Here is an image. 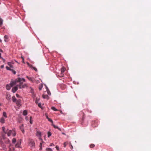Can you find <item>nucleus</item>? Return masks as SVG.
Instances as JSON below:
<instances>
[{
	"mask_svg": "<svg viewBox=\"0 0 151 151\" xmlns=\"http://www.w3.org/2000/svg\"><path fill=\"white\" fill-rule=\"evenodd\" d=\"M18 81L19 82V84L17 85L18 87H19V88H24L26 86L25 84H23V83L21 82V78H19Z\"/></svg>",
	"mask_w": 151,
	"mask_h": 151,
	"instance_id": "f257e3e1",
	"label": "nucleus"
},
{
	"mask_svg": "<svg viewBox=\"0 0 151 151\" xmlns=\"http://www.w3.org/2000/svg\"><path fill=\"white\" fill-rule=\"evenodd\" d=\"M13 65H10V71H11L14 74H15L16 73V72L15 70L13 69Z\"/></svg>",
	"mask_w": 151,
	"mask_h": 151,
	"instance_id": "f03ea898",
	"label": "nucleus"
},
{
	"mask_svg": "<svg viewBox=\"0 0 151 151\" xmlns=\"http://www.w3.org/2000/svg\"><path fill=\"white\" fill-rule=\"evenodd\" d=\"M29 144L31 147H33L35 145V143L34 141L32 139H31L30 140Z\"/></svg>",
	"mask_w": 151,
	"mask_h": 151,
	"instance_id": "7ed1b4c3",
	"label": "nucleus"
},
{
	"mask_svg": "<svg viewBox=\"0 0 151 151\" xmlns=\"http://www.w3.org/2000/svg\"><path fill=\"white\" fill-rule=\"evenodd\" d=\"M17 85L16 86L13 87L12 89V91L14 93L18 90V87Z\"/></svg>",
	"mask_w": 151,
	"mask_h": 151,
	"instance_id": "20e7f679",
	"label": "nucleus"
},
{
	"mask_svg": "<svg viewBox=\"0 0 151 151\" xmlns=\"http://www.w3.org/2000/svg\"><path fill=\"white\" fill-rule=\"evenodd\" d=\"M16 135V133L14 130L13 131L10 130V136L12 135V136L14 137Z\"/></svg>",
	"mask_w": 151,
	"mask_h": 151,
	"instance_id": "39448f33",
	"label": "nucleus"
},
{
	"mask_svg": "<svg viewBox=\"0 0 151 151\" xmlns=\"http://www.w3.org/2000/svg\"><path fill=\"white\" fill-rule=\"evenodd\" d=\"M20 129L21 130L22 132L24 134V129L23 124H22L19 127Z\"/></svg>",
	"mask_w": 151,
	"mask_h": 151,
	"instance_id": "423d86ee",
	"label": "nucleus"
},
{
	"mask_svg": "<svg viewBox=\"0 0 151 151\" xmlns=\"http://www.w3.org/2000/svg\"><path fill=\"white\" fill-rule=\"evenodd\" d=\"M16 104L17 105V106L19 107L21 106V100L20 99H19L17 101Z\"/></svg>",
	"mask_w": 151,
	"mask_h": 151,
	"instance_id": "0eeeda50",
	"label": "nucleus"
},
{
	"mask_svg": "<svg viewBox=\"0 0 151 151\" xmlns=\"http://www.w3.org/2000/svg\"><path fill=\"white\" fill-rule=\"evenodd\" d=\"M8 37L7 35H5L4 37V40L5 42H7L9 41Z\"/></svg>",
	"mask_w": 151,
	"mask_h": 151,
	"instance_id": "6e6552de",
	"label": "nucleus"
},
{
	"mask_svg": "<svg viewBox=\"0 0 151 151\" xmlns=\"http://www.w3.org/2000/svg\"><path fill=\"white\" fill-rule=\"evenodd\" d=\"M26 77L30 81H33L34 80V78L33 77H29L27 76H26Z\"/></svg>",
	"mask_w": 151,
	"mask_h": 151,
	"instance_id": "1a4fd4ad",
	"label": "nucleus"
},
{
	"mask_svg": "<svg viewBox=\"0 0 151 151\" xmlns=\"http://www.w3.org/2000/svg\"><path fill=\"white\" fill-rule=\"evenodd\" d=\"M5 128L4 127H2V129L3 131V132L5 133L6 134H7L8 136H9V132H6L5 131Z\"/></svg>",
	"mask_w": 151,
	"mask_h": 151,
	"instance_id": "9d476101",
	"label": "nucleus"
},
{
	"mask_svg": "<svg viewBox=\"0 0 151 151\" xmlns=\"http://www.w3.org/2000/svg\"><path fill=\"white\" fill-rule=\"evenodd\" d=\"M36 135L38 137L41 136V132L40 131H37Z\"/></svg>",
	"mask_w": 151,
	"mask_h": 151,
	"instance_id": "9b49d317",
	"label": "nucleus"
},
{
	"mask_svg": "<svg viewBox=\"0 0 151 151\" xmlns=\"http://www.w3.org/2000/svg\"><path fill=\"white\" fill-rule=\"evenodd\" d=\"M21 141H20V142H17V143L15 145V147H19L20 145L21 144Z\"/></svg>",
	"mask_w": 151,
	"mask_h": 151,
	"instance_id": "f8f14e48",
	"label": "nucleus"
},
{
	"mask_svg": "<svg viewBox=\"0 0 151 151\" xmlns=\"http://www.w3.org/2000/svg\"><path fill=\"white\" fill-rule=\"evenodd\" d=\"M66 70V68L64 67H63L61 69V73H63Z\"/></svg>",
	"mask_w": 151,
	"mask_h": 151,
	"instance_id": "ddd939ff",
	"label": "nucleus"
},
{
	"mask_svg": "<svg viewBox=\"0 0 151 151\" xmlns=\"http://www.w3.org/2000/svg\"><path fill=\"white\" fill-rule=\"evenodd\" d=\"M0 122L1 123H5V119L4 118L2 117L1 118Z\"/></svg>",
	"mask_w": 151,
	"mask_h": 151,
	"instance_id": "4468645a",
	"label": "nucleus"
},
{
	"mask_svg": "<svg viewBox=\"0 0 151 151\" xmlns=\"http://www.w3.org/2000/svg\"><path fill=\"white\" fill-rule=\"evenodd\" d=\"M52 125L53 126L54 128L55 129H58L60 131L61 130V129L60 128H59L58 126L55 125L54 124H53V123L52 124Z\"/></svg>",
	"mask_w": 151,
	"mask_h": 151,
	"instance_id": "2eb2a0df",
	"label": "nucleus"
},
{
	"mask_svg": "<svg viewBox=\"0 0 151 151\" xmlns=\"http://www.w3.org/2000/svg\"><path fill=\"white\" fill-rule=\"evenodd\" d=\"M27 111L26 110H24L23 111V114L24 116L27 115Z\"/></svg>",
	"mask_w": 151,
	"mask_h": 151,
	"instance_id": "dca6fc26",
	"label": "nucleus"
},
{
	"mask_svg": "<svg viewBox=\"0 0 151 151\" xmlns=\"http://www.w3.org/2000/svg\"><path fill=\"white\" fill-rule=\"evenodd\" d=\"M16 142V139L15 138H13L12 140V142L13 144H15Z\"/></svg>",
	"mask_w": 151,
	"mask_h": 151,
	"instance_id": "f3484780",
	"label": "nucleus"
},
{
	"mask_svg": "<svg viewBox=\"0 0 151 151\" xmlns=\"http://www.w3.org/2000/svg\"><path fill=\"white\" fill-rule=\"evenodd\" d=\"M3 20L0 17V26H2L3 24Z\"/></svg>",
	"mask_w": 151,
	"mask_h": 151,
	"instance_id": "a211bd4d",
	"label": "nucleus"
},
{
	"mask_svg": "<svg viewBox=\"0 0 151 151\" xmlns=\"http://www.w3.org/2000/svg\"><path fill=\"white\" fill-rule=\"evenodd\" d=\"M6 93V99L7 100H9V94L7 93Z\"/></svg>",
	"mask_w": 151,
	"mask_h": 151,
	"instance_id": "6ab92c4d",
	"label": "nucleus"
},
{
	"mask_svg": "<svg viewBox=\"0 0 151 151\" xmlns=\"http://www.w3.org/2000/svg\"><path fill=\"white\" fill-rule=\"evenodd\" d=\"M27 63L28 65V66L30 68H32L33 67L32 65L30 64L28 62H27Z\"/></svg>",
	"mask_w": 151,
	"mask_h": 151,
	"instance_id": "aec40b11",
	"label": "nucleus"
},
{
	"mask_svg": "<svg viewBox=\"0 0 151 151\" xmlns=\"http://www.w3.org/2000/svg\"><path fill=\"white\" fill-rule=\"evenodd\" d=\"M12 101H13V102H15L16 101V99L15 96H14L12 97Z\"/></svg>",
	"mask_w": 151,
	"mask_h": 151,
	"instance_id": "412c9836",
	"label": "nucleus"
},
{
	"mask_svg": "<svg viewBox=\"0 0 151 151\" xmlns=\"http://www.w3.org/2000/svg\"><path fill=\"white\" fill-rule=\"evenodd\" d=\"M6 89L8 90H9V84H7L6 86Z\"/></svg>",
	"mask_w": 151,
	"mask_h": 151,
	"instance_id": "4be33fe9",
	"label": "nucleus"
},
{
	"mask_svg": "<svg viewBox=\"0 0 151 151\" xmlns=\"http://www.w3.org/2000/svg\"><path fill=\"white\" fill-rule=\"evenodd\" d=\"M48 137H49L51 135V133L50 132H47Z\"/></svg>",
	"mask_w": 151,
	"mask_h": 151,
	"instance_id": "5701e85b",
	"label": "nucleus"
},
{
	"mask_svg": "<svg viewBox=\"0 0 151 151\" xmlns=\"http://www.w3.org/2000/svg\"><path fill=\"white\" fill-rule=\"evenodd\" d=\"M3 116L5 118L7 117L6 114L5 112H4L3 113Z\"/></svg>",
	"mask_w": 151,
	"mask_h": 151,
	"instance_id": "b1692460",
	"label": "nucleus"
},
{
	"mask_svg": "<svg viewBox=\"0 0 151 151\" xmlns=\"http://www.w3.org/2000/svg\"><path fill=\"white\" fill-rule=\"evenodd\" d=\"M51 109L54 111H57L58 110L56 109L54 107L52 106L51 107Z\"/></svg>",
	"mask_w": 151,
	"mask_h": 151,
	"instance_id": "393cba45",
	"label": "nucleus"
},
{
	"mask_svg": "<svg viewBox=\"0 0 151 151\" xmlns=\"http://www.w3.org/2000/svg\"><path fill=\"white\" fill-rule=\"evenodd\" d=\"M95 147V145L94 144H91L90 145V147L91 148H93Z\"/></svg>",
	"mask_w": 151,
	"mask_h": 151,
	"instance_id": "a878e982",
	"label": "nucleus"
},
{
	"mask_svg": "<svg viewBox=\"0 0 151 151\" xmlns=\"http://www.w3.org/2000/svg\"><path fill=\"white\" fill-rule=\"evenodd\" d=\"M1 52H0V59H2L3 60V62H4V61H5V60L2 57H1Z\"/></svg>",
	"mask_w": 151,
	"mask_h": 151,
	"instance_id": "bb28decb",
	"label": "nucleus"
},
{
	"mask_svg": "<svg viewBox=\"0 0 151 151\" xmlns=\"http://www.w3.org/2000/svg\"><path fill=\"white\" fill-rule=\"evenodd\" d=\"M48 97V96L47 95H42V97L44 99H46Z\"/></svg>",
	"mask_w": 151,
	"mask_h": 151,
	"instance_id": "cd10ccee",
	"label": "nucleus"
},
{
	"mask_svg": "<svg viewBox=\"0 0 151 151\" xmlns=\"http://www.w3.org/2000/svg\"><path fill=\"white\" fill-rule=\"evenodd\" d=\"M68 144V142H65L64 143L63 145H64V147H65L66 146V145Z\"/></svg>",
	"mask_w": 151,
	"mask_h": 151,
	"instance_id": "c85d7f7f",
	"label": "nucleus"
},
{
	"mask_svg": "<svg viewBox=\"0 0 151 151\" xmlns=\"http://www.w3.org/2000/svg\"><path fill=\"white\" fill-rule=\"evenodd\" d=\"M47 91L48 94L49 95H51V93H50V91H49V90L48 89H47Z\"/></svg>",
	"mask_w": 151,
	"mask_h": 151,
	"instance_id": "c756f323",
	"label": "nucleus"
},
{
	"mask_svg": "<svg viewBox=\"0 0 151 151\" xmlns=\"http://www.w3.org/2000/svg\"><path fill=\"white\" fill-rule=\"evenodd\" d=\"M47 119L48 121L51 122L52 123V124L53 123V122L52 120L51 119L49 118Z\"/></svg>",
	"mask_w": 151,
	"mask_h": 151,
	"instance_id": "7c9ffc66",
	"label": "nucleus"
},
{
	"mask_svg": "<svg viewBox=\"0 0 151 151\" xmlns=\"http://www.w3.org/2000/svg\"><path fill=\"white\" fill-rule=\"evenodd\" d=\"M47 151H52V149L50 148H47L46 149Z\"/></svg>",
	"mask_w": 151,
	"mask_h": 151,
	"instance_id": "2f4dec72",
	"label": "nucleus"
},
{
	"mask_svg": "<svg viewBox=\"0 0 151 151\" xmlns=\"http://www.w3.org/2000/svg\"><path fill=\"white\" fill-rule=\"evenodd\" d=\"M33 69L36 71L37 72V69L35 67H33L32 68Z\"/></svg>",
	"mask_w": 151,
	"mask_h": 151,
	"instance_id": "473e14b6",
	"label": "nucleus"
},
{
	"mask_svg": "<svg viewBox=\"0 0 151 151\" xmlns=\"http://www.w3.org/2000/svg\"><path fill=\"white\" fill-rule=\"evenodd\" d=\"M38 106L40 107L41 108V103H39L37 104Z\"/></svg>",
	"mask_w": 151,
	"mask_h": 151,
	"instance_id": "72a5a7b5",
	"label": "nucleus"
},
{
	"mask_svg": "<svg viewBox=\"0 0 151 151\" xmlns=\"http://www.w3.org/2000/svg\"><path fill=\"white\" fill-rule=\"evenodd\" d=\"M32 118V117L31 116H30V123L31 124H32V122L31 121V119Z\"/></svg>",
	"mask_w": 151,
	"mask_h": 151,
	"instance_id": "f704fd0d",
	"label": "nucleus"
},
{
	"mask_svg": "<svg viewBox=\"0 0 151 151\" xmlns=\"http://www.w3.org/2000/svg\"><path fill=\"white\" fill-rule=\"evenodd\" d=\"M38 102V100L37 99H36L35 101V103L37 104Z\"/></svg>",
	"mask_w": 151,
	"mask_h": 151,
	"instance_id": "c9c22d12",
	"label": "nucleus"
},
{
	"mask_svg": "<svg viewBox=\"0 0 151 151\" xmlns=\"http://www.w3.org/2000/svg\"><path fill=\"white\" fill-rule=\"evenodd\" d=\"M21 58L22 59V62L23 63H24V58L23 57H22V56H21Z\"/></svg>",
	"mask_w": 151,
	"mask_h": 151,
	"instance_id": "e433bc0d",
	"label": "nucleus"
},
{
	"mask_svg": "<svg viewBox=\"0 0 151 151\" xmlns=\"http://www.w3.org/2000/svg\"><path fill=\"white\" fill-rule=\"evenodd\" d=\"M16 96L18 97V98H20V96H19V95L18 94H16Z\"/></svg>",
	"mask_w": 151,
	"mask_h": 151,
	"instance_id": "4c0bfd02",
	"label": "nucleus"
},
{
	"mask_svg": "<svg viewBox=\"0 0 151 151\" xmlns=\"http://www.w3.org/2000/svg\"><path fill=\"white\" fill-rule=\"evenodd\" d=\"M6 68L7 70H9V67L7 66L6 67Z\"/></svg>",
	"mask_w": 151,
	"mask_h": 151,
	"instance_id": "58836bf2",
	"label": "nucleus"
},
{
	"mask_svg": "<svg viewBox=\"0 0 151 151\" xmlns=\"http://www.w3.org/2000/svg\"><path fill=\"white\" fill-rule=\"evenodd\" d=\"M56 147V149L57 150H59V147H58V146H56V147Z\"/></svg>",
	"mask_w": 151,
	"mask_h": 151,
	"instance_id": "ea45409f",
	"label": "nucleus"
},
{
	"mask_svg": "<svg viewBox=\"0 0 151 151\" xmlns=\"http://www.w3.org/2000/svg\"><path fill=\"white\" fill-rule=\"evenodd\" d=\"M42 86H41V87H39V89L40 90H41L42 89Z\"/></svg>",
	"mask_w": 151,
	"mask_h": 151,
	"instance_id": "a19ab883",
	"label": "nucleus"
},
{
	"mask_svg": "<svg viewBox=\"0 0 151 151\" xmlns=\"http://www.w3.org/2000/svg\"><path fill=\"white\" fill-rule=\"evenodd\" d=\"M4 65H2L1 66V68H4Z\"/></svg>",
	"mask_w": 151,
	"mask_h": 151,
	"instance_id": "79ce46f5",
	"label": "nucleus"
},
{
	"mask_svg": "<svg viewBox=\"0 0 151 151\" xmlns=\"http://www.w3.org/2000/svg\"><path fill=\"white\" fill-rule=\"evenodd\" d=\"M23 80V81H25V79L24 78H22V79H21V81Z\"/></svg>",
	"mask_w": 151,
	"mask_h": 151,
	"instance_id": "37998d69",
	"label": "nucleus"
},
{
	"mask_svg": "<svg viewBox=\"0 0 151 151\" xmlns=\"http://www.w3.org/2000/svg\"><path fill=\"white\" fill-rule=\"evenodd\" d=\"M46 118L47 119H48L49 118L48 117V116L46 115Z\"/></svg>",
	"mask_w": 151,
	"mask_h": 151,
	"instance_id": "c03bdc74",
	"label": "nucleus"
},
{
	"mask_svg": "<svg viewBox=\"0 0 151 151\" xmlns=\"http://www.w3.org/2000/svg\"><path fill=\"white\" fill-rule=\"evenodd\" d=\"M38 137H39V139H40L42 140V139L41 137V136Z\"/></svg>",
	"mask_w": 151,
	"mask_h": 151,
	"instance_id": "a18cd8bd",
	"label": "nucleus"
},
{
	"mask_svg": "<svg viewBox=\"0 0 151 151\" xmlns=\"http://www.w3.org/2000/svg\"><path fill=\"white\" fill-rule=\"evenodd\" d=\"M0 52H3V51L1 49H0Z\"/></svg>",
	"mask_w": 151,
	"mask_h": 151,
	"instance_id": "49530a36",
	"label": "nucleus"
},
{
	"mask_svg": "<svg viewBox=\"0 0 151 151\" xmlns=\"http://www.w3.org/2000/svg\"><path fill=\"white\" fill-rule=\"evenodd\" d=\"M70 149H73V146H72V145H71V146H70Z\"/></svg>",
	"mask_w": 151,
	"mask_h": 151,
	"instance_id": "de8ad7c7",
	"label": "nucleus"
},
{
	"mask_svg": "<svg viewBox=\"0 0 151 151\" xmlns=\"http://www.w3.org/2000/svg\"><path fill=\"white\" fill-rule=\"evenodd\" d=\"M40 147H42V143H40Z\"/></svg>",
	"mask_w": 151,
	"mask_h": 151,
	"instance_id": "09e8293b",
	"label": "nucleus"
},
{
	"mask_svg": "<svg viewBox=\"0 0 151 151\" xmlns=\"http://www.w3.org/2000/svg\"><path fill=\"white\" fill-rule=\"evenodd\" d=\"M42 149V147H40V150H41Z\"/></svg>",
	"mask_w": 151,
	"mask_h": 151,
	"instance_id": "8fccbe9b",
	"label": "nucleus"
},
{
	"mask_svg": "<svg viewBox=\"0 0 151 151\" xmlns=\"http://www.w3.org/2000/svg\"><path fill=\"white\" fill-rule=\"evenodd\" d=\"M10 86H13V85H12L11 83H10Z\"/></svg>",
	"mask_w": 151,
	"mask_h": 151,
	"instance_id": "3c124183",
	"label": "nucleus"
},
{
	"mask_svg": "<svg viewBox=\"0 0 151 151\" xmlns=\"http://www.w3.org/2000/svg\"><path fill=\"white\" fill-rule=\"evenodd\" d=\"M8 65H9V62H8Z\"/></svg>",
	"mask_w": 151,
	"mask_h": 151,
	"instance_id": "603ef678",
	"label": "nucleus"
},
{
	"mask_svg": "<svg viewBox=\"0 0 151 151\" xmlns=\"http://www.w3.org/2000/svg\"><path fill=\"white\" fill-rule=\"evenodd\" d=\"M62 134L64 135H65V134L63 132L62 133Z\"/></svg>",
	"mask_w": 151,
	"mask_h": 151,
	"instance_id": "864d4df0",
	"label": "nucleus"
},
{
	"mask_svg": "<svg viewBox=\"0 0 151 151\" xmlns=\"http://www.w3.org/2000/svg\"><path fill=\"white\" fill-rule=\"evenodd\" d=\"M11 63H12V62H11V63L10 62V65H11Z\"/></svg>",
	"mask_w": 151,
	"mask_h": 151,
	"instance_id": "5fc2aeb1",
	"label": "nucleus"
},
{
	"mask_svg": "<svg viewBox=\"0 0 151 151\" xmlns=\"http://www.w3.org/2000/svg\"><path fill=\"white\" fill-rule=\"evenodd\" d=\"M52 144H51V145H50V146H51L52 145Z\"/></svg>",
	"mask_w": 151,
	"mask_h": 151,
	"instance_id": "6e6d98bb",
	"label": "nucleus"
}]
</instances>
